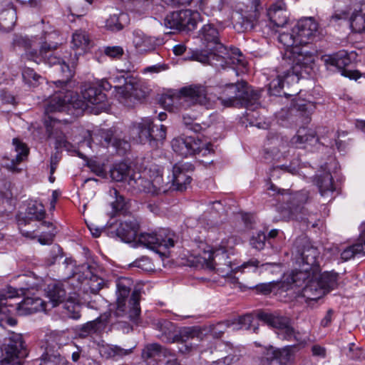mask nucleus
Segmentation results:
<instances>
[{
	"mask_svg": "<svg viewBox=\"0 0 365 365\" xmlns=\"http://www.w3.org/2000/svg\"><path fill=\"white\" fill-rule=\"evenodd\" d=\"M239 243V240L235 236H229L222 239L220 244L213 247L202 244L200 246V250L197 253L191 254L187 259L188 265L195 267L216 269L219 275L223 277H229L235 269L244 272L249 269L255 272L262 273L269 267L277 265L276 263H262L255 258L244 262L240 267H233L229 259V255L232 253L235 246Z\"/></svg>",
	"mask_w": 365,
	"mask_h": 365,
	"instance_id": "nucleus-1",
	"label": "nucleus"
},
{
	"mask_svg": "<svg viewBox=\"0 0 365 365\" xmlns=\"http://www.w3.org/2000/svg\"><path fill=\"white\" fill-rule=\"evenodd\" d=\"M83 100L78 99L71 91L56 92L46 105L45 113L48 115L45 119V125L49 135H53V128L58 122L49 114L53 112H61L72 106L74 108L82 110L89 109L95 106L93 112L99 113L106 109V96L101 89L93 86H85L81 91Z\"/></svg>",
	"mask_w": 365,
	"mask_h": 365,
	"instance_id": "nucleus-2",
	"label": "nucleus"
},
{
	"mask_svg": "<svg viewBox=\"0 0 365 365\" xmlns=\"http://www.w3.org/2000/svg\"><path fill=\"white\" fill-rule=\"evenodd\" d=\"M18 295V291L12 287L8 288L6 294L0 292V326H14L16 321L11 317L12 314L25 316L46 310V302L38 297H26L13 302Z\"/></svg>",
	"mask_w": 365,
	"mask_h": 365,
	"instance_id": "nucleus-3",
	"label": "nucleus"
},
{
	"mask_svg": "<svg viewBox=\"0 0 365 365\" xmlns=\"http://www.w3.org/2000/svg\"><path fill=\"white\" fill-rule=\"evenodd\" d=\"M278 41L284 46L283 63L290 66L293 73L309 74L314 68L315 56L297 42V36L293 32V28L290 33H281Z\"/></svg>",
	"mask_w": 365,
	"mask_h": 365,
	"instance_id": "nucleus-4",
	"label": "nucleus"
},
{
	"mask_svg": "<svg viewBox=\"0 0 365 365\" xmlns=\"http://www.w3.org/2000/svg\"><path fill=\"white\" fill-rule=\"evenodd\" d=\"M155 326L160 332L158 336L165 342L178 343V349L182 354L192 351L202 339V332L197 327L184 328L177 334L175 325L168 320L160 319Z\"/></svg>",
	"mask_w": 365,
	"mask_h": 365,
	"instance_id": "nucleus-5",
	"label": "nucleus"
},
{
	"mask_svg": "<svg viewBox=\"0 0 365 365\" xmlns=\"http://www.w3.org/2000/svg\"><path fill=\"white\" fill-rule=\"evenodd\" d=\"M133 282L130 278L121 277L116 281V308L115 311H110L109 320L113 318H118L128 315V317L134 323H138V318L140 313V293L133 291L128 303L127 298L129 296Z\"/></svg>",
	"mask_w": 365,
	"mask_h": 365,
	"instance_id": "nucleus-6",
	"label": "nucleus"
},
{
	"mask_svg": "<svg viewBox=\"0 0 365 365\" xmlns=\"http://www.w3.org/2000/svg\"><path fill=\"white\" fill-rule=\"evenodd\" d=\"M259 93L246 82L227 84L217 100L224 108L245 107L254 110L259 106Z\"/></svg>",
	"mask_w": 365,
	"mask_h": 365,
	"instance_id": "nucleus-7",
	"label": "nucleus"
},
{
	"mask_svg": "<svg viewBox=\"0 0 365 365\" xmlns=\"http://www.w3.org/2000/svg\"><path fill=\"white\" fill-rule=\"evenodd\" d=\"M58 36L56 32L46 34L43 37V41L40 46L39 51H34L26 53V57L36 63L44 62L50 66H56V70L60 71L67 79L73 75L71 58L69 56H64L63 58L52 54V51L57 48L58 43H54L52 39Z\"/></svg>",
	"mask_w": 365,
	"mask_h": 365,
	"instance_id": "nucleus-8",
	"label": "nucleus"
},
{
	"mask_svg": "<svg viewBox=\"0 0 365 365\" xmlns=\"http://www.w3.org/2000/svg\"><path fill=\"white\" fill-rule=\"evenodd\" d=\"M132 178L130 184L134 190L143 191L152 195H160L173 190V184H170V180L164 182L162 170L155 165L145 171V177L136 173Z\"/></svg>",
	"mask_w": 365,
	"mask_h": 365,
	"instance_id": "nucleus-9",
	"label": "nucleus"
},
{
	"mask_svg": "<svg viewBox=\"0 0 365 365\" xmlns=\"http://www.w3.org/2000/svg\"><path fill=\"white\" fill-rule=\"evenodd\" d=\"M268 190L282 196V200L287 202V206H279L277 210L280 214V217L282 220H295L302 221L304 219L299 215L302 212V205L305 203L307 200L308 195L306 192H299L294 194H291L288 190L278 189L274 185L271 184Z\"/></svg>",
	"mask_w": 365,
	"mask_h": 365,
	"instance_id": "nucleus-10",
	"label": "nucleus"
},
{
	"mask_svg": "<svg viewBox=\"0 0 365 365\" xmlns=\"http://www.w3.org/2000/svg\"><path fill=\"white\" fill-rule=\"evenodd\" d=\"M137 238L140 244L160 255H166L167 250L175 245L174 233L165 229L158 232H143Z\"/></svg>",
	"mask_w": 365,
	"mask_h": 365,
	"instance_id": "nucleus-11",
	"label": "nucleus"
},
{
	"mask_svg": "<svg viewBox=\"0 0 365 365\" xmlns=\"http://www.w3.org/2000/svg\"><path fill=\"white\" fill-rule=\"evenodd\" d=\"M1 362L4 364H19L21 360L24 359L28 353L25 341L20 334L11 333L5 339L1 348Z\"/></svg>",
	"mask_w": 365,
	"mask_h": 365,
	"instance_id": "nucleus-12",
	"label": "nucleus"
},
{
	"mask_svg": "<svg viewBox=\"0 0 365 365\" xmlns=\"http://www.w3.org/2000/svg\"><path fill=\"white\" fill-rule=\"evenodd\" d=\"M116 97L120 103L128 107L145 98L148 88L143 81L130 78L129 81L123 86H115Z\"/></svg>",
	"mask_w": 365,
	"mask_h": 365,
	"instance_id": "nucleus-13",
	"label": "nucleus"
},
{
	"mask_svg": "<svg viewBox=\"0 0 365 365\" xmlns=\"http://www.w3.org/2000/svg\"><path fill=\"white\" fill-rule=\"evenodd\" d=\"M201 16L197 11L184 9L173 11L166 16L164 24L167 28L179 31H192L196 29Z\"/></svg>",
	"mask_w": 365,
	"mask_h": 365,
	"instance_id": "nucleus-14",
	"label": "nucleus"
},
{
	"mask_svg": "<svg viewBox=\"0 0 365 365\" xmlns=\"http://www.w3.org/2000/svg\"><path fill=\"white\" fill-rule=\"evenodd\" d=\"M172 148L175 153L182 157L196 154L205 156L212 151L211 144L202 143L200 140L191 136L174 138L172 140Z\"/></svg>",
	"mask_w": 365,
	"mask_h": 365,
	"instance_id": "nucleus-15",
	"label": "nucleus"
},
{
	"mask_svg": "<svg viewBox=\"0 0 365 365\" xmlns=\"http://www.w3.org/2000/svg\"><path fill=\"white\" fill-rule=\"evenodd\" d=\"M341 20H349L351 30L356 33H365V1L356 4L354 9L337 11L330 18L331 24Z\"/></svg>",
	"mask_w": 365,
	"mask_h": 365,
	"instance_id": "nucleus-16",
	"label": "nucleus"
},
{
	"mask_svg": "<svg viewBox=\"0 0 365 365\" xmlns=\"http://www.w3.org/2000/svg\"><path fill=\"white\" fill-rule=\"evenodd\" d=\"M293 32L297 36V42L303 46L314 41L322 34L319 22L312 16L299 19L294 26Z\"/></svg>",
	"mask_w": 365,
	"mask_h": 365,
	"instance_id": "nucleus-17",
	"label": "nucleus"
},
{
	"mask_svg": "<svg viewBox=\"0 0 365 365\" xmlns=\"http://www.w3.org/2000/svg\"><path fill=\"white\" fill-rule=\"evenodd\" d=\"M153 120L149 118H141L139 122L133 124L131 132L138 136V140L140 143L151 142L152 140H163L166 137V127L161 125L155 130L152 127Z\"/></svg>",
	"mask_w": 365,
	"mask_h": 365,
	"instance_id": "nucleus-18",
	"label": "nucleus"
},
{
	"mask_svg": "<svg viewBox=\"0 0 365 365\" xmlns=\"http://www.w3.org/2000/svg\"><path fill=\"white\" fill-rule=\"evenodd\" d=\"M211 88L201 84H193L182 87L180 93L184 98L185 103L190 101L192 104H199L207 108L212 107L215 97L212 96Z\"/></svg>",
	"mask_w": 365,
	"mask_h": 365,
	"instance_id": "nucleus-19",
	"label": "nucleus"
},
{
	"mask_svg": "<svg viewBox=\"0 0 365 365\" xmlns=\"http://www.w3.org/2000/svg\"><path fill=\"white\" fill-rule=\"evenodd\" d=\"M26 217H18L19 229L23 236L31 239L36 238L37 237L36 231L27 230L25 227L30 224L31 220L41 221L44 219L46 211L43 205L38 201L30 203L26 210Z\"/></svg>",
	"mask_w": 365,
	"mask_h": 365,
	"instance_id": "nucleus-20",
	"label": "nucleus"
},
{
	"mask_svg": "<svg viewBox=\"0 0 365 365\" xmlns=\"http://www.w3.org/2000/svg\"><path fill=\"white\" fill-rule=\"evenodd\" d=\"M322 60L328 69L334 71L335 68L344 76L349 78H357V72H353L346 68L351 62L346 51H341L331 56H323Z\"/></svg>",
	"mask_w": 365,
	"mask_h": 365,
	"instance_id": "nucleus-21",
	"label": "nucleus"
},
{
	"mask_svg": "<svg viewBox=\"0 0 365 365\" xmlns=\"http://www.w3.org/2000/svg\"><path fill=\"white\" fill-rule=\"evenodd\" d=\"M194 166L190 163H176L173 168V179L170 184H173V190L182 191L192 180V173Z\"/></svg>",
	"mask_w": 365,
	"mask_h": 365,
	"instance_id": "nucleus-22",
	"label": "nucleus"
},
{
	"mask_svg": "<svg viewBox=\"0 0 365 365\" xmlns=\"http://www.w3.org/2000/svg\"><path fill=\"white\" fill-rule=\"evenodd\" d=\"M267 14L269 18L267 26L274 32L278 28L287 24L289 16L285 4L282 1L273 4L267 10Z\"/></svg>",
	"mask_w": 365,
	"mask_h": 365,
	"instance_id": "nucleus-23",
	"label": "nucleus"
},
{
	"mask_svg": "<svg viewBox=\"0 0 365 365\" xmlns=\"http://www.w3.org/2000/svg\"><path fill=\"white\" fill-rule=\"evenodd\" d=\"M71 46L75 51L73 55L70 54L72 66H75L78 61V56L86 53L93 46L89 34L83 30H76L72 35Z\"/></svg>",
	"mask_w": 365,
	"mask_h": 365,
	"instance_id": "nucleus-24",
	"label": "nucleus"
},
{
	"mask_svg": "<svg viewBox=\"0 0 365 365\" xmlns=\"http://www.w3.org/2000/svg\"><path fill=\"white\" fill-rule=\"evenodd\" d=\"M216 51L220 59L219 66L232 64L245 67L247 62L239 48H227L222 44H217Z\"/></svg>",
	"mask_w": 365,
	"mask_h": 365,
	"instance_id": "nucleus-25",
	"label": "nucleus"
},
{
	"mask_svg": "<svg viewBox=\"0 0 365 365\" xmlns=\"http://www.w3.org/2000/svg\"><path fill=\"white\" fill-rule=\"evenodd\" d=\"M257 318L268 326L278 330L277 334L283 337L287 329L291 327L289 317L277 313H267L261 312L257 315Z\"/></svg>",
	"mask_w": 365,
	"mask_h": 365,
	"instance_id": "nucleus-26",
	"label": "nucleus"
},
{
	"mask_svg": "<svg viewBox=\"0 0 365 365\" xmlns=\"http://www.w3.org/2000/svg\"><path fill=\"white\" fill-rule=\"evenodd\" d=\"M161 43V39L148 36L140 30L133 33V45L139 53L154 51Z\"/></svg>",
	"mask_w": 365,
	"mask_h": 365,
	"instance_id": "nucleus-27",
	"label": "nucleus"
},
{
	"mask_svg": "<svg viewBox=\"0 0 365 365\" xmlns=\"http://www.w3.org/2000/svg\"><path fill=\"white\" fill-rule=\"evenodd\" d=\"M319 255V252L317 248L305 247L299 259V266H302L305 271H312L313 277L320 271L319 264L317 261Z\"/></svg>",
	"mask_w": 365,
	"mask_h": 365,
	"instance_id": "nucleus-28",
	"label": "nucleus"
},
{
	"mask_svg": "<svg viewBox=\"0 0 365 365\" xmlns=\"http://www.w3.org/2000/svg\"><path fill=\"white\" fill-rule=\"evenodd\" d=\"M260 0H242L236 3L235 9L240 13L242 18L253 26L259 16Z\"/></svg>",
	"mask_w": 365,
	"mask_h": 365,
	"instance_id": "nucleus-29",
	"label": "nucleus"
},
{
	"mask_svg": "<svg viewBox=\"0 0 365 365\" xmlns=\"http://www.w3.org/2000/svg\"><path fill=\"white\" fill-rule=\"evenodd\" d=\"M290 359L289 350L275 349L272 346L267 349L261 358L262 365H287Z\"/></svg>",
	"mask_w": 365,
	"mask_h": 365,
	"instance_id": "nucleus-30",
	"label": "nucleus"
},
{
	"mask_svg": "<svg viewBox=\"0 0 365 365\" xmlns=\"http://www.w3.org/2000/svg\"><path fill=\"white\" fill-rule=\"evenodd\" d=\"M318 140L314 130L302 128L289 140V146L296 148H306L308 145L316 144Z\"/></svg>",
	"mask_w": 365,
	"mask_h": 365,
	"instance_id": "nucleus-31",
	"label": "nucleus"
},
{
	"mask_svg": "<svg viewBox=\"0 0 365 365\" xmlns=\"http://www.w3.org/2000/svg\"><path fill=\"white\" fill-rule=\"evenodd\" d=\"M302 295L307 300L311 301H316L325 295L324 288L318 280L317 274L314 277L312 274V279L302 288Z\"/></svg>",
	"mask_w": 365,
	"mask_h": 365,
	"instance_id": "nucleus-32",
	"label": "nucleus"
},
{
	"mask_svg": "<svg viewBox=\"0 0 365 365\" xmlns=\"http://www.w3.org/2000/svg\"><path fill=\"white\" fill-rule=\"evenodd\" d=\"M138 228L135 220L122 222L116 229V235L123 242L130 243L137 239Z\"/></svg>",
	"mask_w": 365,
	"mask_h": 365,
	"instance_id": "nucleus-33",
	"label": "nucleus"
},
{
	"mask_svg": "<svg viewBox=\"0 0 365 365\" xmlns=\"http://www.w3.org/2000/svg\"><path fill=\"white\" fill-rule=\"evenodd\" d=\"M283 66H285L286 71L284 72V75L281 76L279 74L277 76V78L272 80L269 85V93L271 96H280L283 88V81L284 78H288L290 77L296 78L298 81L299 79V77H303V73L300 75H297L295 73H292V69L290 68V66H288L287 64H284Z\"/></svg>",
	"mask_w": 365,
	"mask_h": 365,
	"instance_id": "nucleus-34",
	"label": "nucleus"
},
{
	"mask_svg": "<svg viewBox=\"0 0 365 365\" xmlns=\"http://www.w3.org/2000/svg\"><path fill=\"white\" fill-rule=\"evenodd\" d=\"M13 145L16 154L14 158L11 159L10 163L6 165V167L9 170L14 173H18L20 170L17 168L16 165L27 157L29 154V149L27 146L18 138L13 139Z\"/></svg>",
	"mask_w": 365,
	"mask_h": 365,
	"instance_id": "nucleus-35",
	"label": "nucleus"
},
{
	"mask_svg": "<svg viewBox=\"0 0 365 365\" xmlns=\"http://www.w3.org/2000/svg\"><path fill=\"white\" fill-rule=\"evenodd\" d=\"M136 173H139L134 172L130 166L123 162L115 164L110 170V177L113 180L118 182H127L130 186V180Z\"/></svg>",
	"mask_w": 365,
	"mask_h": 365,
	"instance_id": "nucleus-36",
	"label": "nucleus"
},
{
	"mask_svg": "<svg viewBox=\"0 0 365 365\" xmlns=\"http://www.w3.org/2000/svg\"><path fill=\"white\" fill-rule=\"evenodd\" d=\"M188 2L197 4L205 15L212 16L220 13L225 5L224 0H190Z\"/></svg>",
	"mask_w": 365,
	"mask_h": 365,
	"instance_id": "nucleus-37",
	"label": "nucleus"
},
{
	"mask_svg": "<svg viewBox=\"0 0 365 365\" xmlns=\"http://www.w3.org/2000/svg\"><path fill=\"white\" fill-rule=\"evenodd\" d=\"M16 13L13 6L9 4L6 8L0 9V30L11 31L15 25Z\"/></svg>",
	"mask_w": 365,
	"mask_h": 365,
	"instance_id": "nucleus-38",
	"label": "nucleus"
},
{
	"mask_svg": "<svg viewBox=\"0 0 365 365\" xmlns=\"http://www.w3.org/2000/svg\"><path fill=\"white\" fill-rule=\"evenodd\" d=\"M47 297L52 303V307H56L63 302L66 298V291L62 285L56 282L48 284L46 289Z\"/></svg>",
	"mask_w": 365,
	"mask_h": 365,
	"instance_id": "nucleus-39",
	"label": "nucleus"
},
{
	"mask_svg": "<svg viewBox=\"0 0 365 365\" xmlns=\"http://www.w3.org/2000/svg\"><path fill=\"white\" fill-rule=\"evenodd\" d=\"M201 34L205 41L207 43L209 50H215L217 44H222L219 41L218 31L210 24L204 25L201 29Z\"/></svg>",
	"mask_w": 365,
	"mask_h": 365,
	"instance_id": "nucleus-40",
	"label": "nucleus"
},
{
	"mask_svg": "<svg viewBox=\"0 0 365 365\" xmlns=\"http://www.w3.org/2000/svg\"><path fill=\"white\" fill-rule=\"evenodd\" d=\"M162 103L164 108L170 112H176L181 108H185L187 106L180 92L178 94L165 96L162 99Z\"/></svg>",
	"mask_w": 365,
	"mask_h": 365,
	"instance_id": "nucleus-41",
	"label": "nucleus"
},
{
	"mask_svg": "<svg viewBox=\"0 0 365 365\" xmlns=\"http://www.w3.org/2000/svg\"><path fill=\"white\" fill-rule=\"evenodd\" d=\"M132 349H123L118 346L106 345L100 349V354L103 357L106 359H114L115 360L130 354Z\"/></svg>",
	"mask_w": 365,
	"mask_h": 365,
	"instance_id": "nucleus-42",
	"label": "nucleus"
},
{
	"mask_svg": "<svg viewBox=\"0 0 365 365\" xmlns=\"http://www.w3.org/2000/svg\"><path fill=\"white\" fill-rule=\"evenodd\" d=\"M316 183L322 196H329L334 190L332 176L329 172L318 176Z\"/></svg>",
	"mask_w": 365,
	"mask_h": 365,
	"instance_id": "nucleus-43",
	"label": "nucleus"
},
{
	"mask_svg": "<svg viewBox=\"0 0 365 365\" xmlns=\"http://www.w3.org/2000/svg\"><path fill=\"white\" fill-rule=\"evenodd\" d=\"M317 273L318 280L320 282L322 287L324 288L325 294L330 290L337 287L338 285V273L335 272H326L323 274Z\"/></svg>",
	"mask_w": 365,
	"mask_h": 365,
	"instance_id": "nucleus-44",
	"label": "nucleus"
},
{
	"mask_svg": "<svg viewBox=\"0 0 365 365\" xmlns=\"http://www.w3.org/2000/svg\"><path fill=\"white\" fill-rule=\"evenodd\" d=\"M168 354H170V350L156 343L146 345L142 351V357L144 359L160 356L166 357Z\"/></svg>",
	"mask_w": 365,
	"mask_h": 365,
	"instance_id": "nucleus-45",
	"label": "nucleus"
},
{
	"mask_svg": "<svg viewBox=\"0 0 365 365\" xmlns=\"http://www.w3.org/2000/svg\"><path fill=\"white\" fill-rule=\"evenodd\" d=\"M128 22V14L120 12L118 14L110 15L106 21V26L108 29L111 31H120Z\"/></svg>",
	"mask_w": 365,
	"mask_h": 365,
	"instance_id": "nucleus-46",
	"label": "nucleus"
},
{
	"mask_svg": "<svg viewBox=\"0 0 365 365\" xmlns=\"http://www.w3.org/2000/svg\"><path fill=\"white\" fill-rule=\"evenodd\" d=\"M312 279V271H305L302 266H299V270H294L290 274L289 282L294 284L296 287H301Z\"/></svg>",
	"mask_w": 365,
	"mask_h": 365,
	"instance_id": "nucleus-47",
	"label": "nucleus"
},
{
	"mask_svg": "<svg viewBox=\"0 0 365 365\" xmlns=\"http://www.w3.org/2000/svg\"><path fill=\"white\" fill-rule=\"evenodd\" d=\"M113 132L110 130H99L91 135V141L97 145L107 147L113 143Z\"/></svg>",
	"mask_w": 365,
	"mask_h": 365,
	"instance_id": "nucleus-48",
	"label": "nucleus"
},
{
	"mask_svg": "<svg viewBox=\"0 0 365 365\" xmlns=\"http://www.w3.org/2000/svg\"><path fill=\"white\" fill-rule=\"evenodd\" d=\"M43 41V40L39 41L37 38H35L34 40H30L27 37L16 36V38L14 39L13 44L14 46L22 47L25 50H28V49L32 48L34 47V49L31 51H36L35 49V48L37 46H40ZM30 51H29V52H30ZM26 53H28V51H26ZM25 54H26V53H25ZM25 56H26V55H25ZM26 58L28 59L27 57H26Z\"/></svg>",
	"mask_w": 365,
	"mask_h": 365,
	"instance_id": "nucleus-49",
	"label": "nucleus"
},
{
	"mask_svg": "<svg viewBox=\"0 0 365 365\" xmlns=\"http://www.w3.org/2000/svg\"><path fill=\"white\" fill-rule=\"evenodd\" d=\"M364 243H356L351 246L347 247L341 253V258L343 261L346 262L353 259L354 257L358 255H364Z\"/></svg>",
	"mask_w": 365,
	"mask_h": 365,
	"instance_id": "nucleus-50",
	"label": "nucleus"
},
{
	"mask_svg": "<svg viewBox=\"0 0 365 365\" xmlns=\"http://www.w3.org/2000/svg\"><path fill=\"white\" fill-rule=\"evenodd\" d=\"M253 316L252 314H245L230 321L231 329H249L251 328L253 322Z\"/></svg>",
	"mask_w": 365,
	"mask_h": 365,
	"instance_id": "nucleus-51",
	"label": "nucleus"
},
{
	"mask_svg": "<svg viewBox=\"0 0 365 365\" xmlns=\"http://www.w3.org/2000/svg\"><path fill=\"white\" fill-rule=\"evenodd\" d=\"M41 226L49 229L47 232H42L38 236V240L41 245H49L53 242V237L57 233L56 227L51 222L43 221L41 223Z\"/></svg>",
	"mask_w": 365,
	"mask_h": 365,
	"instance_id": "nucleus-52",
	"label": "nucleus"
},
{
	"mask_svg": "<svg viewBox=\"0 0 365 365\" xmlns=\"http://www.w3.org/2000/svg\"><path fill=\"white\" fill-rule=\"evenodd\" d=\"M210 51L207 53L204 52L197 53L195 54V58L202 63H208L219 66V57L217 56L218 52L215 50H210Z\"/></svg>",
	"mask_w": 365,
	"mask_h": 365,
	"instance_id": "nucleus-53",
	"label": "nucleus"
},
{
	"mask_svg": "<svg viewBox=\"0 0 365 365\" xmlns=\"http://www.w3.org/2000/svg\"><path fill=\"white\" fill-rule=\"evenodd\" d=\"M282 338L288 341H294L298 344H305L308 339V335L305 332L296 331L291 326L287 329Z\"/></svg>",
	"mask_w": 365,
	"mask_h": 365,
	"instance_id": "nucleus-54",
	"label": "nucleus"
},
{
	"mask_svg": "<svg viewBox=\"0 0 365 365\" xmlns=\"http://www.w3.org/2000/svg\"><path fill=\"white\" fill-rule=\"evenodd\" d=\"M39 365H66V361L60 354L46 353L42 356Z\"/></svg>",
	"mask_w": 365,
	"mask_h": 365,
	"instance_id": "nucleus-55",
	"label": "nucleus"
},
{
	"mask_svg": "<svg viewBox=\"0 0 365 365\" xmlns=\"http://www.w3.org/2000/svg\"><path fill=\"white\" fill-rule=\"evenodd\" d=\"M22 77L24 82L30 86H36L41 76L37 74L34 69L24 68L22 71Z\"/></svg>",
	"mask_w": 365,
	"mask_h": 365,
	"instance_id": "nucleus-56",
	"label": "nucleus"
},
{
	"mask_svg": "<svg viewBox=\"0 0 365 365\" xmlns=\"http://www.w3.org/2000/svg\"><path fill=\"white\" fill-rule=\"evenodd\" d=\"M109 195L115 197V200L111 202V205L114 212L123 211L125 206V202L123 196L120 195L118 191L115 188H110Z\"/></svg>",
	"mask_w": 365,
	"mask_h": 365,
	"instance_id": "nucleus-57",
	"label": "nucleus"
},
{
	"mask_svg": "<svg viewBox=\"0 0 365 365\" xmlns=\"http://www.w3.org/2000/svg\"><path fill=\"white\" fill-rule=\"evenodd\" d=\"M87 285L89 287L91 292L96 294L106 285V282L103 279L96 275H92L87 280Z\"/></svg>",
	"mask_w": 365,
	"mask_h": 365,
	"instance_id": "nucleus-58",
	"label": "nucleus"
},
{
	"mask_svg": "<svg viewBox=\"0 0 365 365\" xmlns=\"http://www.w3.org/2000/svg\"><path fill=\"white\" fill-rule=\"evenodd\" d=\"M100 322L98 320L88 322L82 326L81 329V335L86 336L96 333L100 329Z\"/></svg>",
	"mask_w": 365,
	"mask_h": 365,
	"instance_id": "nucleus-59",
	"label": "nucleus"
},
{
	"mask_svg": "<svg viewBox=\"0 0 365 365\" xmlns=\"http://www.w3.org/2000/svg\"><path fill=\"white\" fill-rule=\"evenodd\" d=\"M266 239L267 237L264 232H257L250 239V245L253 248L261 250L264 247Z\"/></svg>",
	"mask_w": 365,
	"mask_h": 365,
	"instance_id": "nucleus-60",
	"label": "nucleus"
},
{
	"mask_svg": "<svg viewBox=\"0 0 365 365\" xmlns=\"http://www.w3.org/2000/svg\"><path fill=\"white\" fill-rule=\"evenodd\" d=\"M152 262L148 257H142L130 264V267H137L143 271L148 272L152 269Z\"/></svg>",
	"mask_w": 365,
	"mask_h": 365,
	"instance_id": "nucleus-61",
	"label": "nucleus"
},
{
	"mask_svg": "<svg viewBox=\"0 0 365 365\" xmlns=\"http://www.w3.org/2000/svg\"><path fill=\"white\" fill-rule=\"evenodd\" d=\"M227 328L231 329L230 321L220 322L217 324H215L211 328V332L213 336L220 337L221 335L225 331Z\"/></svg>",
	"mask_w": 365,
	"mask_h": 365,
	"instance_id": "nucleus-62",
	"label": "nucleus"
},
{
	"mask_svg": "<svg viewBox=\"0 0 365 365\" xmlns=\"http://www.w3.org/2000/svg\"><path fill=\"white\" fill-rule=\"evenodd\" d=\"M104 53L112 58H120L124 54L123 48L120 46H106Z\"/></svg>",
	"mask_w": 365,
	"mask_h": 365,
	"instance_id": "nucleus-63",
	"label": "nucleus"
},
{
	"mask_svg": "<svg viewBox=\"0 0 365 365\" xmlns=\"http://www.w3.org/2000/svg\"><path fill=\"white\" fill-rule=\"evenodd\" d=\"M183 123L190 130L197 133L201 130V125L194 122L195 119L185 114L182 117Z\"/></svg>",
	"mask_w": 365,
	"mask_h": 365,
	"instance_id": "nucleus-64",
	"label": "nucleus"
}]
</instances>
